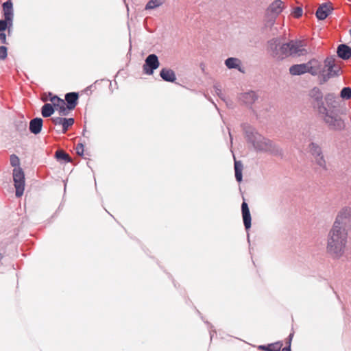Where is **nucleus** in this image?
<instances>
[{
	"instance_id": "nucleus-1",
	"label": "nucleus",
	"mask_w": 351,
	"mask_h": 351,
	"mask_svg": "<svg viewBox=\"0 0 351 351\" xmlns=\"http://www.w3.org/2000/svg\"><path fill=\"white\" fill-rule=\"evenodd\" d=\"M351 219V209L342 208L337 215L330 229L326 243V251L333 259L339 260L346 256L348 246V226Z\"/></svg>"
},
{
	"instance_id": "nucleus-2",
	"label": "nucleus",
	"mask_w": 351,
	"mask_h": 351,
	"mask_svg": "<svg viewBox=\"0 0 351 351\" xmlns=\"http://www.w3.org/2000/svg\"><path fill=\"white\" fill-rule=\"evenodd\" d=\"M338 107V97L334 93L326 94L324 104L319 107V111L323 115L324 121L334 129L343 127V122L337 114Z\"/></svg>"
},
{
	"instance_id": "nucleus-3",
	"label": "nucleus",
	"mask_w": 351,
	"mask_h": 351,
	"mask_svg": "<svg viewBox=\"0 0 351 351\" xmlns=\"http://www.w3.org/2000/svg\"><path fill=\"white\" fill-rule=\"evenodd\" d=\"M249 140L258 151L269 152L272 149L271 142L257 132L252 133V136H249Z\"/></svg>"
},
{
	"instance_id": "nucleus-4",
	"label": "nucleus",
	"mask_w": 351,
	"mask_h": 351,
	"mask_svg": "<svg viewBox=\"0 0 351 351\" xmlns=\"http://www.w3.org/2000/svg\"><path fill=\"white\" fill-rule=\"evenodd\" d=\"M13 179L16 189V196L21 197L25 189V176L23 170L20 167L14 169Z\"/></svg>"
},
{
	"instance_id": "nucleus-5",
	"label": "nucleus",
	"mask_w": 351,
	"mask_h": 351,
	"mask_svg": "<svg viewBox=\"0 0 351 351\" xmlns=\"http://www.w3.org/2000/svg\"><path fill=\"white\" fill-rule=\"evenodd\" d=\"M278 44V39H274L269 43L270 48L272 50L274 55L276 56L275 58L278 59H282L285 58L284 56H291V54H289V43L283 44L280 47L279 51L277 49Z\"/></svg>"
},
{
	"instance_id": "nucleus-6",
	"label": "nucleus",
	"mask_w": 351,
	"mask_h": 351,
	"mask_svg": "<svg viewBox=\"0 0 351 351\" xmlns=\"http://www.w3.org/2000/svg\"><path fill=\"white\" fill-rule=\"evenodd\" d=\"M159 65L158 57L155 54L149 55L145 59L143 71L145 74L152 75L154 71L158 68Z\"/></svg>"
},
{
	"instance_id": "nucleus-7",
	"label": "nucleus",
	"mask_w": 351,
	"mask_h": 351,
	"mask_svg": "<svg viewBox=\"0 0 351 351\" xmlns=\"http://www.w3.org/2000/svg\"><path fill=\"white\" fill-rule=\"evenodd\" d=\"M308 150L311 154L313 156L315 162L322 168L326 167V162L322 155L320 147L315 143H311L308 146Z\"/></svg>"
},
{
	"instance_id": "nucleus-8",
	"label": "nucleus",
	"mask_w": 351,
	"mask_h": 351,
	"mask_svg": "<svg viewBox=\"0 0 351 351\" xmlns=\"http://www.w3.org/2000/svg\"><path fill=\"white\" fill-rule=\"evenodd\" d=\"M289 54L291 56H300L306 53L301 41L291 40L289 42Z\"/></svg>"
},
{
	"instance_id": "nucleus-9",
	"label": "nucleus",
	"mask_w": 351,
	"mask_h": 351,
	"mask_svg": "<svg viewBox=\"0 0 351 351\" xmlns=\"http://www.w3.org/2000/svg\"><path fill=\"white\" fill-rule=\"evenodd\" d=\"M308 66L307 71L313 75L320 74L323 71L322 63L315 59H313L306 62Z\"/></svg>"
},
{
	"instance_id": "nucleus-10",
	"label": "nucleus",
	"mask_w": 351,
	"mask_h": 351,
	"mask_svg": "<svg viewBox=\"0 0 351 351\" xmlns=\"http://www.w3.org/2000/svg\"><path fill=\"white\" fill-rule=\"evenodd\" d=\"M52 121L55 125L62 126L63 133H65L69 128L74 123V119L73 118L53 117Z\"/></svg>"
},
{
	"instance_id": "nucleus-11",
	"label": "nucleus",
	"mask_w": 351,
	"mask_h": 351,
	"mask_svg": "<svg viewBox=\"0 0 351 351\" xmlns=\"http://www.w3.org/2000/svg\"><path fill=\"white\" fill-rule=\"evenodd\" d=\"M3 16L5 19L10 22V25H12L13 21V4L11 1H7L3 4Z\"/></svg>"
},
{
	"instance_id": "nucleus-12",
	"label": "nucleus",
	"mask_w": 351,
	"mask_h": 351,
	"mask_svg": "<svg viewBox=\"0 0 351 351\" xmlns=\"http://www.w3.org/2000/svg\"><path fill=\"white\" fill-rule=\"evenodd\" d=\"M284 8V3L281 0H276L268 8V12L274 16H278L282 12Z\"/></svg>"
},
{
	"instance_id": "nucleus-13",
	"label": "nucleus",
	"mask_w": 351,
	"mask_h": 351,
	"mask_svg": "<svg viewBox=\"0 0 351 351\" xmlns=\"http://www.w3.org/2000/svg\"><path fill=\"white\" fill-rule=\"evenodd\" d=\"M241 210L244 226L247 230L251 227V215L246 202H243L241 205Z\"/></svg>"
},
{
	"instance_id": "nucleus-14",
	"label": "nucleus",
	"mask_w": 351,
	"mask_h": 351,
	"mask_svg": "<svg viewBox=\"0 0 351 351\" xmlns=\"http://www.w3.org/2000/svg\"><path fill=\"white\" fill-rule=\"evenodd\" d=\"M43 127V120L41 118H35L30 121L29 130L32 133L37 134L40 132Z\"/></svg>"
},
{
	"instance_id": "nucleus-15",
	"label": "nucleus",
	"mask_w": 351,
	"mask_h": 351,
	"mask_svg": "<svg viewBox=\"0 0 351 351\" xmlns=\"http://www.w3.org/2000/svg\"><path fill=\"white\" fill-rule=\"evenodd\" d=\"M307 68L308 66H306V63L295 64L289 68V72L293 75H302L308 73Z\"/></svg>"
},
{
	"instance_id": "nucleus-16",
	"label": "nucleus",
	"mask_w": 351,
	"mask_h": 351,
	"mask_svg": "<svg viewBox=\"0 0 351 351\" xmlns=\"http://www.w3.org/2000/svg\"><path fill=\"white\" fill-rule=\"evenodd\" d=\"M331 7L328 4H323L319 7L316 12V16L319 20L325 19L330 13Z\"/></svg>"
},
{
	"instance_id": "nucleus-17",
	"label": "nucleus",
	"mask_w": 351,
	"mask_h": 351,
	"mask_svg": "<svg viewBox=\"0 0 351 351\" xmlns=\"http://www.w3.org/2000/svg\"><path fill=\"white\" fill-rule=\"evenodd\" d=\"M160 75L162 80L167 82H173L176 80L174 71L170 69H162L160 73Z\"/></svg>"
},
{
	"instance_id": "nucleus-18",
	"label": "nucleus",
	"mask_w": 351,
	"mask_h": 351,
	"mask_svg": "<svg viewBox=\"0 0 351 351\" xmlns=\"http://www.w3.org/2000/svg\"><path fill=\"white\" fill-rule=\"evenodd\" d=\"M338 56L343 60H347L351 56V48L346 45H340L337 48Z\"/></svg>"
},
{
	"instance_id": "nucleus-19",
	"label": "nucleus",
	"mask_w": 351,
	"mask_h": 351,
	"mask_svg": "<svg viewBox=\"0 0 351 351\" xmlns=\"http://www.w3.org/2000/svg\"><path fill=\"white\" fill-rule=\"evenodd\" d=\"M78 95L75 93H67L65 96V100L67 102L69 109L73 110L77 105Z\"/></svg>"
},
{
	"instance_id": "nucleus-20",
	"label": "nucleus",
	"mask_w": 351,
	"mask_h": 351,
	"mask_svg": "<svg viewBox=\"0 0 351 351\" xmlns=\"http://www.w3.org/2000/svg\"><path fill=\"white\" fill-rule=\"evenodd\" d=\"M226 66L231 69H237L241 71V60L236 58H229L225 60Z\"/></svg>"
},
{
	"instance_id": "nucleus-21",
	"label": "nucleus",
	"mask_w": 351,
	"mask_h": 351,
	"mask_svg": "<svg viewBox=\"0 0 351 351\" xmlns=\"http://www.w3.org/2000/svg\"><path fill=\"white\" fill-rule=\"evenodd\" d=\"M165 2V0H149L145 6V10H152L158 8Z\"/></svg>"
},
{
	"instance_id": "nucleus-22",
	"label": "nucleus",
	"mask_w": 351,
	"mask_h": 351,
	"mask_svg": "<svg viewBox=\"0 0 351 351\" xmlns=\"http://www.w3.org/2000/svg\"><path fill=\"white\" fill-rule=\"evenodd\" d=\"M240 98L245 104H250L253 103L257 97H256L255 93L252 91V92L245 93L242 94L240 96Z\"/></svg>"
},
{
	"instance_id": "nucleus-23",
	"label": "nucleus",
	"mask_w": 351,
	"mask_h": 351,
	"mask_svg": "<svg viewBox=\"0 0 351 351\" xmlns=\"http://www.w3.org/2000/svg\"><path fill=\"white\" fill-rule=\"evenodd\" d=\"M282 346V343L278 341L267 346H260L259 348L266 351H279L281 349Z\"/></svg>"
},
{
	"instance_id": "nucleus-24",
	"label": "nucleus",
	"mask_w": 351,
	"mask_h": 351,
	"mask_svg": "<svg viewBox=\"0 0 351 351\" xmlns=\"http://www.w3.org/2000/svg\"><path fill=\"white\" fill-rule=\"evenodd\" d=\"M55 109L51 104H45L42 108V115L44 117H50L54 112Z\"/></svg>"
},
{
	"instance_id": "nucleus-25",
	"label": "nucleus",
	"mask_w": 351,
	"mask_h": 351,
	"mask_svg": "<svg viewBox=\"0 0 351 351\" xmlns=\"http://www.w3.org/2000/svg\"><path fill=\"white\" fill-rule=\"evenodd\" d=\"M55 110L58 111L60 115L66 116L68 114L71 109H69V107L66 105L64 100H62V104H60V106H58Z\"/></svg>"
},
{
	"instance_id": "nucleus-26",
	"label": "nucleus",
	"mask_w": 351,
	"mask_h": 351,
	"mask_svg": "<svg viewBox=\"0 0 351 351\" xmlns=\"http://www.w3.org/2000/svg\"><path fill=\"white\" fill-rule=\"evenodd\" d=\"M340 97L343 99H350L351 98V88L350 87L343 88L340 93Z\"/></svg>"
},
{
	"instance_id": "nucleus-27",
	"label": "nucleus",
	"mask_w": 351,
	"mask_h": 351,
	"mask_svg": "<svg viewBox=\"0 0 351 351\" xmlns=\"http://www.w3.org/2000/svg\"><path fill=\"white\" fill-rule=\"evenodd\" d=\"M49 95L51 96L49 99L51 103V104L54 108V109H56V108H57L58 106H60V104H62V101L63 99L59 98L57 96H51V94H49Z\"/></svg>"
},
{
	"instance_id": "nucleus-28",
	"label": "nucleus",
	"mask_w": 351,
	"mask_h": 351,
	"mask_svg": "<svg viewBox=\"0 0 351 351\" xmlns=\"http://www.w3.org/2000/svg\"><path fill=\"white\" fill-rule=\"evenodd\" d=\"M325 66L328 67V69L330 73L333 71V66H335V58H328L325 60Z\"/></svg>"
},
{
	"instance_id": "nucleus-29",
	"label": "nucleus",
	"mask_w": 351,
	"mask_h": 351,
	"mask_svg": "<svg viewBox=\"0 0 351 351\" xmlns=\"http://www.w3.org/2000/svg\"><path fill=\"white\" fill-rule=\"evenodd\" d=\"M12 25H10V22L6 19L0 20V32H3L7 28L11 27Z\"/></svg>"
},
{
	"instance_id": "nucleus-30",
	"label": "nucleus",
	"mask_w": 351,
	"mask_h": 351,
	"mask_svg": "<svg viewBox=\"0 0 351 351\" xmlns=\"http://www.w3.org/2000/svg\"><path fill=\"white\" fill-rule=\"evenodd\" d=\"M19 158L16 155H12L10 156V164L14 168L19 167Z\"/></svg>"
},
{
	"instance_id": "nucleus-31",
	"label": "nucleus",
	"mask_w": 351,
	"mask_h": 351,
	"mask_svg": "<svg viewBox=\"0 0 351 351\" xmlns=\"http://www.w3.org/2000/svg\"><path fill=\"white\" fill-rule=\"evenodd\" d=\"M7 57V48L5 47H0V59L4 60Z\"/></svg>"
},
{
	"instance_id": "nucleus-32",
	"label": "nucleus",
	"mask_w": 351,
	"mask_h": 351,
	"mask_svg": "<svg viewBox=\"0 0 351 351\" xmlns=\"http://www.w3.org/2000/svg\"><path fill=\"white\" fill-rule=\"evenodd\" d=\"M56 156L58 158L69 160V156L63 152H57Z\"/></svg>"
},
{
	"instance_id": "nucleus-33",
	"label": "nucleus",
	"mask_w": 351,
	"mask_h": 351,
	"mask_svg": "<svg viewBox=\"0 0 351 351\" xmlns=\"http://www.w3.org/2000/svg\"><path fill=\"white\" fill-rule=\"evenodd\" d=\"M76 152L78 155L82 156L84 154V145L82 144H78L76 146Z\"/></svg>"
},
{
	"instance_id": "nucleus-34",
	"label": "nucleus",
	"mask_w": 351,
	"mask_h": 351,
	"mask_svg": "<svg viewBox=\"0 0 351 351\" xmlns=\"http://www.w3.org/2000/svg\"><path fill=\"white\" fill-rule=\"evenodd\" d=\"M243 165L242 163L239 161L234 162V170L235 171H242Z\"/></svg>"
},
{
	"instance_id": "nucleus-35",
	"label": "nucleus",
	"mask_w": 351,
	"mask_h": 351,
	"mask_svg": "<svg viewBox=\"0 0 351 351\" xmlns=\"http://www.w3.org/2000/svg\"><path fill=\"white\" fill-rule=\"evenodd\" d=\"M302 14V10L301 8H296L293 12V15L295 18H299Z\"/></svg>"
},
{
	"instance_id": "nucleus-36",
	"label": "nucleus",
	"mask_w": 351,
	"mask_h": 351,
	"mask_svg": "<svg viewBox=\"0 0 351 351\" xmlns=\"http://www.w3.org/2000/svg\"><path fill=\"white\" fill-rule=\"evenodd\" d=\"M235 178L238 182L242 180V171H235Z\"/></svg>"
},
{
	"instance_id": "nucleus-37",
	"label": "nucleus",
	"mask_w": 351,
	"mask_h": 351,
	"mask_svg": "<svg viewBox=\"0 0 351 351\" xmlns=\"http://www.w3.org/2000/svg\"><path fill=\"white\" fill-rule=\"evenodd\" d=\"M0 40L3 43H6V36H5V34L3 33V32H0Z\"/></svg>"
},
{
	"instance_id": "nucleus-38",
	"label": "nucleus",
	"mask_w": 351,
	"mask_h": 351,
	"mask_svg": "<svg viewBox=\"0 0 351 351\" xmlns=\"http://www.w3.org/2000/svg\"><path fill=\"white\" fill-rule=\"evenodd\" d=\"M282 351H291L289 348H285L282 350Z\"/></svg>"
},
{
	"instance_id": "nucleus-39",
	"label": "nucleus",
	"mask_w": 351,
	"mask_h": 351,
	"mask_svg": "<svg viewBox=\"0 0 351 351\" xmlns=\"http://www.w3.org/2000/svg\"><path fill=\"white\" fill-rule=\"evenodd\" d=\"M1 257H2V256H1V255L0 254V259L1 258Z\"/></svg>"
}]
</instances>
